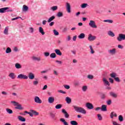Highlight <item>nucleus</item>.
<instances>
[{
  "instance_id": "e433bc0d",
  "label": "nucleus",
  "mask_w": 125,
  "mask_h": 125,
  "mask_svg": "<svg viewBox=\"0 0 125 125\" xmlns=\"http://www.w3.org/2000/svg\"><path fill=\"white\" fill-rule=\"evenodd\" d=\"M87 6H88V4H87V3H83L81 5V8H85Z\"/></svg>"
},
{
  "instance_id": "4c0bfd02",
  "label": "nucleus",
  "mask_w": 125,
  "mask_h": 125,
  "mask_svg": "<svg viewBox=\"0 0 125 125\" xmlns=\"http://www.w3.org/2000/svg\"><path fill=\"white\" fill-rule=\"evenodd\" d=\"M50 58H56V54L55 53H52L50 55Z\"/></svg>"
},
{
  "instance_id": "7c9ffc66",
  "label": "nucleus",
  "mask_w": 125,
  "mask_h": 125,
  "mask_svg": "<svg viewBox=\"0 0 125 125\" xmlns=\"http://www.w3.org/2000/svg\"><path fill=\"white\" fill-rule=\"evenodd\" d=\"M103 22L109 23V24H112L114 21H113L112 20H105L103 21Z\"/></svg>"
},
{
  "instance_id": "4d7b16f0",
  "label": "nucleus",
  "mask_w": 125,
  "mask_h": 125,
  "mask_svg": "<svg viewBox=\"0 0 125 125\" xmlns=\"http://www.w3.org/2000/svg\"><path fill=\"white\" fill-rule=\"evenodd\" d=\"M53 74L54 75H55V76H58L59 73H58V72H57V71L54 70H53Z\"/></svg>"
},
{
  "instance_id": "9d476101",
  "label": "nucleus",
  "mask_w": 125,
  "mask_h": 125,
  "mask_svg": "<svg viewBox=\"0 0 125 125\" xmlns=\"http://www.w3.org/2000/svg\"><path fill=\"white\" fill-rule=\"evenodd\" d=\"M85 106L86 108H87V109H88L89 110H92V109L94 108L92 104L89 103H87L85 104Z\"/></svg>"
},
{
  "instance_id": "5701e85b",
  "label": "nucleus",
  "mask_w": 125,
  "mask_h": 125,
  "mask_svg": "<svg viewBox=\"0 0 125 125\" xmlns=\"http://www.w3.org/2000/svg\"><path fill=\"white\" fill-rule=\"evenodd\" d=\"M107 35L112 38H114V37H115V33H114L112 31H108Z\"/></svg>"
},
{
  "instance_id": "c03bdc74",
  "label": "nucleus",
  "mask_w": 125,
  "mask_h": 125,
  "mask_svg": "<svg viewBox=\"0 0 125 125\" xmlns=\"http://www.w3.org/2000/svg\"><path fill=\"white\" fill-rule=\"evenodd\" d=\"M11 48L10 47H7V49H6V53H11Z\"/></svg>"
},
{
  "instance_id": "de8ad7c7",
  "label": "nucleus",
  "mask_w": 125,
  "mask_h": 125,
  "mask_svg": "<svg viewBox=\"0 0 125 125\" xmlns=\"http://www.w3.org/2000/svg\"><path fill=\"white\" fill-rule=\"evenodd\" d=\"M31 112L35 116H39V112H37V111H36L34 110H31Z\"/></svg>"
},
{
  "instance_id": "7ed1b4c3",
  "label": "nucleus",
  "mask_w": 125,
  "mask_h": 125,
  "mask_svg": "<svg viewBox=\"0 0 125 125\" xmlns=\"http://www.w3.org/2000/svg\"><path fill=\"white\" fill-rule=\"evenodd\" d=\"M117 40L118 42H122V41H125V34L120 33L118 35L117 38Z\"/></svg>"
},
{
  "instance_id": "6e6d98bb",
  "label": "nucleus",
  "mask_w": 125,
  "mask_h": 125,
  "mask_svg": "<svg viewBox=\"0 0 125 125\" xmlns=\"http://www.w3.org/2000/svg\"><path fill=\"white\" fill-rule=\"evenodd\" d=\"M67 31H68V28H67V27H64L62 29L63 33L67 32Z\"/></svg>"
},
{
  "instance_id": "f704fd0d",
  "label": "nucleus",
  "mask_w": 125,
  "mask_h": 125,
  "mask_svg": "<svg viewBox=\"0 0 125 125\" xmlns=\"http://www.w3.org/2000/svg\"><path fill=\"white\" fill-rule=\"evenodd\" d=\"M110 76L111 78H113V79H115L116 77H117V74L115 72H113L110 74Z\"/></svg>"
},
{
  "instance_id": "f257e3e1",
  "label": "nucleus",
  "mask_w": 125,
  "mask_h": 125,
  "mask_svg": "<svg viewBox=\"0 0 125 125\" xmlns=\"http://www.w3.org/2000/svg\"><path fill=\"white\" fill-rule=\"evenodd\" d=\"M72 107L77 113H81V114H83V115L86 114V110L82 107H79L77 105H73Z\"/></svg>"
},
{
  "instance_id": "6ab92c4d",
  "label": "nucleus",
  "mask_w": 125,
  "mask_h": 125,
  "mask_svg": "<svg viewBox=\"0 0 125 125\" xmlns=\"http://www.w3.org/2000/svg\"><path fill=\"white\" fill-rule=\"evenodd\" d=\"M55 52L57 54V55H59V56H61L62 55V52L58 49H56L55 50Z\"/></svg>"
},
{
  "instance_id": "f03ea898",
  "label": "nucleus",
  "mask_w": 125,
  "mask_h": 125,
  "mask_svg": "<svg viewBox=\"0 0 125 125\" xmlns=\"http://www.w3.org/2000/svg\"><path fill=\"white\" fill-rule=\"evenodd\" d=\"M103 82L104 85L106 86V89H107L108 90H111L112 89V87H110V82L107 80V78H103Z\"/></svg>"
},
{
  "instance_id": "3c124183",
  "label": "nucleus",
  "mask_w": 125,
  "mask_h": 125,
  "mask_svg": "<svg viewBox=\"0 0 125 125\" xmlns=\"http://www.w3.org/2000/svg\"><path fill=\"white\" fill-rule=\"evenodd\" d=\"M33 85H38V84H39V81H34L33 82Z\"/></svg>"
},
{
  "instance_id": "f8f14e48",
  "label": "nucleus",
  "mask_w": 125,
  "mask_h": 125,
  "mask_svg": "<svg viewBox=\"0 0 125 125\" xmlns=\"http://www.w3.org/2000/svg\"><path fill=\"white\" fill-rule=\"evenodd\" d=\"M28 78H29V80H34L35 79V74L33 72H29Z\"/></svg>"
},
{
  "instance_id": "39448f33",
  "label": "nucleus",
  "mask_w": 125,
  "mask_h": 125,
  "mask_svg": "<svg viewBox=\"0 0 125 125\" xmlns=\"http://www.w3.org/2000/svg\"><path fill=\"white\" fill-rule=\"evenodd\" d=\"M89 26L91 27V28H93L94 29H96V28H97V25H96L95 21L93 20L90 21L89 22Z\"/></svg>"
},
{
  "instance_id": "5fc2aeb1",
  "label": "nucleus",
  "mask_w": 125,
  "mask_h": 125,
  "mask_svg": "<svg viewBox=\"0 0 125 125\" xmlns=\"http://www.w3.org/2000/svg\"><path fill=\"white\" fill-rule=\"evenodd\" d=\"M63 86L65 89H70V86L69 85H63Z\"/></svg>"
},
{
  "instance_id": "dca6fc26",
  "label": "nucleus",
  "mask_w": 125,
  "mask_h": 125,
  "mask_svg": "<svg viewBox=\"0 0 125 125\" xmlns=\"http://www.w3.org/2000/svg\"><path fill=\"white\" fill-rule=\"evenodd\" d=\"M101 111L103 112H106L107 111V105L105 104H103L102 105V107L101 108Z\"/></svg>"
},
{
  "instance_id": "412c9836",
  "label": "nucleus",
  "mask_w": 125,
  "mask_h": 125,
  "mask_svg": "<svg viewBox=\"0 0 125 125\" xmlns=\"http://www.w3.org/2000/svg\"><path fill=\"white\" fill-rule=\"evenodd\" d=\"M85 38V34L84 33H81L78 36V39L80 40H83V39H84Z\"/></svg>"
},
{
  "instance_id": "6e6552de",
  "label": "nucleus",
  "mask_w": 125,
  "mask_h": 125,
  "mask_svg": "<svg viewBox=\"0 0 125 125\" xmlns=\"http://www.w3.org/2000/svg\"><path fill=\"white\" fill-rule=\"evenodd\" d=\"M65 7L68 13H71V5L69 2L65 3Z\"/></svg>"
},
{
  "instance_id": "680f3d73",
  "label": "nucleus",
  "mask_w": 125,
  "mask_h": 125,
  "mask_svg": "<svg viewBox=\"0 0 125 125\" xmlns=\"http://www.w3.org/2000/svg\"><path fill=\"white\" fill-rule=\"evenodd\" d=\"M30 33H34V28L33 27H29Z\"/></svg>"
},
{
  "instance_id": "bf43d9fd",
  "label": "nucleus",
  "mask_w": 125,
  "mask_h": 125,
  "mask_svg": "<svg viewBox=\"0 0 125 125\" xmlns=\"http://www.w3.org/2000/svg\"><path fill=\"white\" fill-rule=\"evenodd\" d=\"M1 94H2V95L6 96V95H8V94L6 91H3L1 92Z\"/></svg>"
},
{
  "instance_id": "c756f323",
  "label": "nucleus",
  "mask_w": 125,
  "mask_h": 125,
  "mask_svg": "<svg viewBox=\"0 0 125 125\" xmlns=\"http://www.w3.org/2000/svg\"><path fill=\"white\" fill-rule=\"evenodd\" d=\"M58 9V6H53L50 7V10H52V11H55Z\"/></svg>"
},
{
  "instance_id": "c85d7f7f",
  "label": "nucleus",
  "mask_w": 125,
  "mask_h": 125,
  "mask_svg": "<svg viewBox=\"0 0 125 125\" xmlns=\"http://www.w3.org/2000/svg\"><path fill=\"white\" fill-rule=\"evenodd\" d=\"M65 101L67 104H70L71 102H72V99H71L69 97H66L65 98Z\"/></svg>"
},
{
  "instance_id": "8fccbe9b",
  "label": "nucleus",
  "mask_w": 125,
  "mask_h": 125,
  "mask_svg": "<svg viewBox=\"0 0 125 125\" xmlns=\"http://www.w3.org/2000/svg\"><path fill=\"white\" fill-rule=\"evenodd\" d=\"M97 116L99 121H102V116H101V114H98Z\"/></svg>"
},
{
  "instance_id": "f3484780",
  "label": "nucleus",
  "mask_w": 125,
  "mask_h": 125,
  "mask_svg": "<svg viewBox=\"0 0 125 125\" xmlns=\"http://www.w3.org/2000/svg\"><path fill=\"white\" fill-rule=\"evenodd\" d=\"M8 30H9V26H6L5 27V29L3 31V34L4 35H8Z\"/></svg>"
},
{
  "instance_id": "cd10ccee",
  "label": "nucleus",
  "mask_w": 125,
  "mask_h": 125,
  "mask_svg": "<svg viewBox=\"0 0 125 125\" xmlns=\"http://www.w3.org/2000/svg\"><path fill=\"white\" fill-rule=\"evenodd\" d=\"M15 67L16 69H21V68H22V65H21L19 63H16Z\"/></svg>"
},
{
  "instance_id": "393cba45",
  "label": "nucleus",
  "mask_w": 125,
  "mask_h": 125,
  "mask_svg": "<svg viewBox=\"0 0 125 125\" xmlns=\"http://www.w3.org/2000/svg\"><path fill=\"white\" fill-rule=\"evenodd\" d=\"M8 7H4V8H1L0 9V13H4L7 9H8Z\"/></svg>"
},
{
  "instance_id": "2eb2a0df",
  "label": "nucleus",
  "mask_w": 125,
  "mask_h": 125,
  "mask_svg": "<svg viewBox=\"0 0 125 125\" xmlns=\"http://www.w3.org/2000/svg\"><path fill=\"white\" fill-rule=\"evenodd\" d=\"M89 48L90 53H91V54H94V53H95V51H94L93 47H92V45H89Z\"/></svg>"
},
{
  "instance_id": "72a5a7b5",
  "label": "nucleus",
  "mask_w": 125,
  "mask_h": 125,
  "mask_svg": "<svg viewBox=\"0 0 125 125\" xmlns=\"http://www.w3.org/2000/svg\"><path fill=\"white\" fill-rule=\"evenodd\" d=\"M50 116L53 120H56V119H55V113L51 112L50 113Z\"/></svg>"
},
{
  "instance_id": "aec40b11",
  "label": "nucleus",
  "mask_w": 125,
  "mask_h": 125,
  "mask_svg": "<svg viewBox=\"0 0 125 125\" xmlns=\"http://www.w3.org/2000/svg\"><path fill=\"white\" fill-rule=\"evenodd\" d=\"M16 106H16L15 108L18 110H23L24 109V108L22 107V105L19 104H18Z\"/></svg>"
},
{
  "instance_id": "49530a36",
  "label": "nucleus",
  "mask_w": 125,
  "mask_h": 125,
  "mask_svg": "<svg viewBox=\"0 0 125 125\" xmlns=\"http://www.w3.org/2000/svg\"><path fill=\"white\" fill-rule=\"evenodd\" d=\"M56 109H61L62 108V104H59L58 105H56L55 106Z\"/></svg>"
},
{
  "instance_id": "a211bd4d",
  "label": "nucleus",
  "mask_w": 125,
  "mask_h": 125,
  "mask_svg": "<svg viewBox=\"0 0 125 125\" xmlns=\"http://www.w3.org/2000/svg\"><path fill=\"white\" fill-rule=\"evenodd\" d=\"M48 102L50 104H52L54 102V98L53 97H49L48 98Z\"/></svg>"
},
{
  "instance_id": "4be33fe9",
  "label": "nucleus",
  "mask_w": 125,
  "mask_h": 125,
  "mask_svg": "<svg viewBox=\"0 0 125 125\" xmlns=\"http://www.w3.org/2000/svg\"><path fill=\"white\" fill-rule=\"evenodd\" d=\"M109 95L111 96V97H113L114 98H117L118 97V95L115 93L114 92H109Z\"/></svg>"
},
{
  "instance_id": "20e7f679",
  "label": "nucleus",
  "mask_w": 125,
  "mask_h": 125,
  "mask_svg": "<svg viewBox=\"0 0 125 125\" xmlns=\"http://www.w3.org/2000/svg\"><path fill=\"white\" fill-rule=\"evenodd\" d=\"M17 79L21 80H28V76L25 74H20L18 75Z\"/></svg>"
},
{
  "instance_id": "ea45409f",
  "label": "nucleus",
  "mask_w": 125,
  "mask_h": 125,
  "mask_svg": "<svg viewBox=\"0 0 125 125\" xmlns=\"http://www.w3.org/2000/svg\"><path fill=\"white\" fill-rule=\"evenodd\" d=\"M70 125H78V122L76 121H70Z\"/></svg>"
},
{
  "instance_id": "4468645a",
  "label": "nucleus",
  "mask_w": 125,
  "mask_h": 125,
  "mask_svg": "<svg viewBox=\"0 0 125 125\" xmlns=\"http://www.w3.org/2000/svg\"><path fill=\"white\" fill-rule=\"evenodd\" d=\"M22 10L23 12H27L29 10V7L26 5H23L22 6Z\"/></svg>"
},
{
  "instance_id": "37998d69",
  "label": "nucleus",
  "mask_w": 125,
  "mask_h": 125,
  "mask_svg": "<svg viewBox=\"0 0 125 125\" xmlns=\"http://www.w3.org/2000/svg\"><path fill=\"white\" fill-rule=\"evenodd\" d=\"M118 120L119 122H123L124 121V117H123V116L119 115L118 117Z\"/></svg>"
},
{
  "instance_id": "69168bd1",
  "label": "nucleus",
  "mask_w": 125,
  "mask_h": 125,
  "mask_svg": "<svg viewBox=\"0 0 125 125\" xmlns=\"http://www.w3.org/2000/svg\"><path fill=\"white\" fill-rule=\"evenodd\" d=\"M106 103L107 105H111L112 104V101H111V100H109L108 101H106Z\"/></svg>"
},
{
  "instance_id": "58836bf2",
  "label": "nucleus",
  "mask_w": 125,
  "mask_h": 125,
  "mask_svg": "<svg viewBox=\"0 0 125 125\" xmlns=\"http://www.w3.org/2000/svg\"><path fill=\"white\" fill-rule=\"evenodd\" d=\"M82 90L84 92H85V91H86V90H87V86H86V85L83 86L82 87Z\"/></svg>"
},
{
  "instance_id": "423d86ee",
  "label": "nucleus",
  "mask_w": 125,
  "mask_h": 125,
  "mask_svg": "<svg viewBox=\"0 0 125 125\" xmlns=\"http://www.w3.org/2000/svg\"><path fill=\"white\" fill-rule=\"evenodd\" d=\"M108 52L110 55H115L117 53V50L116 48H112V49L108 50Z\"/></svg>"
},
{
  "instance_id": "052dcab7",
  "label": "nucleus",
  "mask_w": 125,
  "mask_h": 125,
  "mask_svg": "<svg viewBox=\"0 0 125 125\" xmlns=\"http://www.w3.org/2000/svg\"><path fill=\"white\" fill-rule=\"evenodd\" d=\"M64 117L66 119H68V118H69V117H70V115H69V114H68L67 112H66L65 114H64Z\"/></svg>"
},
{
  "instance_id": "ddd939ff",
  "label": "nucleus",
  "mask_w": 125,
  "mask_h": 125,
  "mask_svg": "<svg viewBox=\"0 0 125 125\" xmlns=\"http://www.w3.org/2000/svg\"><path fill=\"white\" fill-rule=\"evenodd\" d=\"M110 117L111 119H114V118H117V117H118V115H117V113H116V112L112 111L110 113Z\"/></svg>"
},
{
  "instance_id": "c9c22d12",
  "label": "nucleus",
  "mask_w": 125,
  "mask_h": 125,
  "mask_svg": "<svg viewBox=\"0 0 125 125\" xmlns=\"http://www.w3.org/2000/svg\"><path fill=\"white\" fill-rule=\"evenodd\" d=\"M87 78L88 79V80H93L94 76L92 75L89 74L87 76Z\"/></svg>"
},
{
  "instance_id": "0eeeda50",
  "label": "nucleus",
  "mask_w": 125,
  "mask_h": 125,
  "mask_svg": "<svg viewBox=\"0 0 125 125\" xmlns=\"http://www.w3.org/2000/svg\"><path fill=\"white\" fill-rule=\"evenodd\" d=\"M34 101L35 103H37V104H42V100H41L40 97L38 96L35 97Z\"/></svg>"
},
{
  "instance_id": "473e14b6",
  "label": "nucleus",
  "mask_w": 125,
  "mask_h": 125,
  "mask_svg": "<svg viewBox=\"0 0 125 125\" xmlns=\"http://www.w3.org/2000/svg\"><path fill=\"white\" fill-rule=\"evenodd\" d=\"M55 19V17L54 16H53L51 17L47 21L48 23H50L51 21H53Z\"/></svg>"
},
{
  "instance_id": "338daca9",
  "label": "nucleus",
  "mask_w": 125,
  "mask_h": 125,
  "mask_svg": "<svg viewBox=\"0 0 125 125\" xmlns=\"http://www.w3.org/2000/svg\"><path fill=\"white\" fill-rule=\"evenodd\" d=\"M49 52H45L44 53V55L45 56V57H48V56H49Z\"/></svg>"
},
{
  "instance_id": "a878e982",
  "label": "nucleus",
  "mask_w": 125,
  "mask_h": 125,
  "mask_svg": "<svg viewBox=\"0 0 125 125\" xmlns=\"http://www.w3.org/2000/svg\"><path fill=\"white\" fill-rule=\"evenodd\" d=\"M39 33H40V34H41V35H42V36H43L44 35V34H45V33L43 31V29L42 27H39Z\"/></svg>"
},
{
  "instance_id": "09e8293b",
  "label": "nucleus",
  "mask_w": 125,
  "mask_h": 125,
  "mask_svg": "<svg viewBox=\"0 0 125 125\" xmlns=\"http://www.w3.org/2000/svg\"><path fill=\"white\" fill-rule=\"evenodd\" d=\"M112 123L113 125H122L119 124L118 122H117L115 121H112Z\"/></svg>"
},
{
  "instance_id": "0e129e2a",
  "label": "nucleus",
  "mask_w": 125,
  "mask_h": 125,
  "mask_svg": "<svg viewBox=\"0 0 125 125\" xmlns=\"http://www.w3.org/2000/svg\"><path fill=\"white\" fill-rule=\"evenodd\" d=\"M11 103H12L13 104H14V106H17L18 104V103L15 102V101H12L11 102Z\"/></svg>"
},
{
  "instance_id": "774afa93",
  "label": "nucleus",
  "mask_w": 125,
  "mask_h": 125,
  "mask_svg": "<svg viewBox=\"0 0 125 125\" xmlns=\"http://www.w3.org/2000/svg\"><path fill=\"white\" fill-rule=\"evenodd\" d=\"M66 41L67 42H70V41H71V36H70L69 35L67 36Z\"/></svg>"
},
{
  "instance_id": "9b49d317",
  "label": "nucleus",
  "mask_w": 125,
  "mask_h": 125,
  "mask_svg": "<svg viewBox=\"0 0 125 125\" xmlns=\"http://www.w3.org/2000/svg\"><path fill=\"white\" fill-rule=\"evenodd\" d=\"M8 77H9L10 79H11V80H15V79H16V75L13 72L10 73Z\"/></svg>"
},
{
  "instance_id": "bb28decb",
  "label": "nucleus",
  "mask_w": 125,
  "mask_h": 125,
  "mask_svg": "<svg viewBox=\"0 0 125 125\" xmlns=\"http://www.w3.org/2000/svg\"><path fill=\"white\" fill-rule=\"evenodd\" d=\"M32 60L34 61H41L42 60V59L41 58V57H37L33 56L32 57Z\"/></svg>"
},
{
  "instance_id": "13d9d810",
  "label": "nucleus",
  "mask_w": 125,
  "mask_h": 125,
  "mask_svg": "<svg viewBox=\"0 0 125 125\" xmlns=\"http://www.w3.org/2000/svg\"><path fill=\"white\" fill-rule=\"evenodd\" d=\"M21 19V17H18L12 19L11 21H14V20H17V19Z\"/></svg>"
},
{
  "instance_id": "603ef678",
  "label": "nucleus",
  "mask_w": 125,
  "mask_h": 125,
  "mask_svg": "<svg viewBox=\"0 0 125 125\" xmlns=\"http://www.w3.org/2000/svg\"><path fill=\"white\" fill-rule=\"evenodd\" d=\"M114 80L115 82H117V83H120L121 82V80H120V78H119V77H115Z\"/></svg>"
},
{
  "instance_id": "a19ab883",
  "label": "nucleus",
  "mask_w": 125,
  "mask_h": 125,
  "mask_svg": "<svg viewBox=\"0 0 125 125\" xmlns=\"http://www.w3.org/2000/svg\"><path fill=\"white\" fill-rule=\"evenodd\" d=\"M6 111L8 114H12L13 113V111H12V110L9 109V108H6Z\"/></svg>"
},
{
  "instance_id": "b1692460",
  "label": "nucleus",
  "mask_w": 125,
  "mask_h": 125,
  "mask_svg": "<svg viewBox=\"0 0 125 125\" xmlns=\"http://www.w3.org/2000/svg\"><path fill=\"white\" fill-rule=\"evenodd\" d=\"M60 122L62 123L63 125H68V122H66V120L64 118H61L60 119Z\"/></svg>"
},
{
  "instance_id": "a18cd8bd",
  "label": "nucleus",
  "mask_w": 125,
  "mask_h": 125,
  "mask_svg": "<svg viewBox=\"0 0 125 125\" xmlns=\"http://www.w3.org/2000/svg\"><path fill=\"white\" fill-rule=\"evenodd\" d=\"M53 33H54V35L55 36H59V32H58V31H57V30L54 29L53 30Z\"/></svg>"
},
{
  "instance_id": "2f4dec72",
  "label": "nucleus",
  "mask_w": 125,
  "mask_h": 125,
  "mask_svg": "<svg viewBox=\"0 0 125 125\" xmlns=\"http://www.w3.org/2000/svg\"><path fill=\"white\" fill-rule=\"evenodd\" d=\"M18 119L21 122H26V119L21 116H19Z\"/></svg>"
},
{
  "instance_id": "79ce46f5",
  "label": "nucleus",
  "mask_w": 125,
  "mask_h": 125,
  "mask_svg": "<svg viewBox=\"0 0 125 125\" xmlns=\"http://www.w3.org/2000/svg\"><path fill=\"white\" fill-rule=\"evenodd\" d=\"M57 17H62L63 16V13L59 12L57 14Z\"/></svg>"
},
{
  "instance_id": "1a4fd4ad",
  "label": "nucleus",
  "mask_w": 125,
  "mask_h": 125,
  "mask_svg": "<svg viewBox=\"0 0 125 125\" xmlns=\"http://www.w3.org/2000/svg\"><path fill=\"white\" fill-rule=\"evenodd\" d=\"M96 39V37L95 36H92L91 34H89L88 36V40L89 42H93V41H95Z\"/></svg>"
},
{
  "instance_id": "864d4df0",
  "label": "nucleus",
  "mask_w": 125,
  "mask_h": 125,
  "mask_svg": "<svg viewBox=\"0 0 125 125\" xmlns=\"http://www.w3.org/2000/svg\"><path fill=\"white\" fill-rule=\"evenodd\" d=\"M108 80H109V83H114V79L113 78H109Z\"/></svg>"
},
{
  "instance_id": "e2e57ef3",
  "label": "nucleus",
  "mask_w": 125,
  "mask_h": 125,
  "mask_svg": "<svg viewBox=\"0 0 125 125\" xmlns=\"http://www.w3.org/2000/svg\"><path fill=\"white\" fill-rule=\"evenodd\" d=\"M11 103H12L13 104H14V106H17L18 104V103L15 102V101H12L11 102Z\"/></svg>"
}]
</instances>
